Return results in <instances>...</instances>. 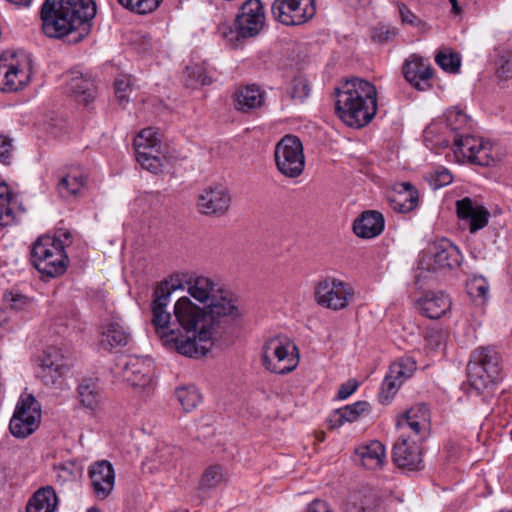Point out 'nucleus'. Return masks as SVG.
Segmentation results:
<instances>
[{"mask_svg": "<svg viewBox=\"0 0 512 512\" xmlns=\"http://www.w3.org/2000/svg\"><path fill=\"white\" fill-rule=\"evenodd\" d=\"M95 15L94 0H45L40 11L44 34L63 38L77 33L71 42L80 41L88 33V23Z\"/></svg>", "mask_w": 512, "mask_h": 512, "instance_id": "2", "label": "nucleus"}, {"mask_svg": "<svg viewBox=\"0 0 512 512\" xmlns=\"http://www.w3.org/2000/svg\"><path fill=\"white\" fill-rule=\"evenodd\" d=\"M402 416L410 421H417L424 426H429V409L426 404H418L407 410Z\"/></svg>", "mask_w": 512, "mask_h": 512, "instance_id": "48", "label": "nucleus"}, {"mask_svg": "<svg viewBox=\"0 0 512 512\" xmlns=\"http://www.w3.org/2000/svg\"><path fill=\"white\" fill-rule=\"evenodd\" d=\"M418 191L409 182L399 184L395 195L390 199L393 210L400 213H407L418 205Z\"/></svg>", "mask_w": 512, "mask_h": 512, "instance_id": "30", "label": "nucleus"}, {"mask_svg": "<svg viewBox=\"0 0 512 512\" xmlns=\"http://www.w3.org/2000/svg\"><path fill=\"white\" fill-rule=\"evenodd\" d=\"M316 12L314 0H274L271 5L273 18L286 26L301 25Z\"/></svg>", "mask_w": 512, "mask_h": 512, "instance_id": "13", "label": "nucleus"}, {"mask_svg": "<svg viewBox=\"0 0 512 512\" xmlns=\"http://www.w3.org/2000/svg\"><path fill=\"white\" fill-rule=\"evenodd\" d=\"M432 74L431 65L416 54L411 55L404 63V78L419 91H425L431 87Z\"/></svg>", "mask_w": 512, "mask_h": 512, "instance_id": "21", "label": "nucleus"}, {"mask_svg": "<svg viewBox=\"0 0 512 512\" xmlns=\"http://www.w3.org/2000/svg\"><path fill=\"white\" fill-rule=\"evenodd\" d=\"M227 478V471L221 465H210L204 470L199 487L202 490L214 489L225 483Z\"/></svg>", "mask_w": 512, "mask_h": 512, "instance_id": "34", "label": "nucleus"}, {"mask_svg": "<svg viewBox=\"0 0 512 512\" xmlns=\"http://www.w3.org/2000/svg\"><path fill=\"white\" fill-rule=\"evenodd\" d=\"M58 506V497L50 486L38 489L29 499L26 512H55Z\"/></svg>", "mask_w": 512, "mask_h": 512, "instance_id": "32", "label": "nucleus"}, {"mask_svg": "<svg viewBox=\"0 0 512 512\" xmlns=\"http://www.w3.org/2000/svg\"><path fill=\"white\" fill-rule=\"evenodd\" d=\"M185 85L187 87L204 86L212 83L211 77L207 74L206 69L202 65L188 66L184 72Z\"/></svg>", "mask_w": 512, "mask_h": 512, "instance_id": "38", "label": "nucleus"}, {"mask_svg": "<svg viewBox=\"0 0 512 512\" xmlns=\"http://www.w3.org/2000/svg\"><path fill=\"white\" fill-rule=\"evenodd\" d=\"M307 512H333L329 505L322 500H314L307 509Z\"/></svg>", "mask_w": 512, "mask_h": 512, "instance_id": "57", "label": "nucleus"}, {"mask_svg": "<svg viewBox=\"0 0 512 512\" xmlns=\"http://www.w3.org/2000/svg\"><path fill=\"white\" fill-rule=\"evenodd\" d=\"M91 485L97 498L105 499L114 488L115 472L110 462L98 461L89 467Z\"/></svg>", "mask_w": 512, "mask_h": 512, "instance_id": "23", "label": "nucleus"}, {"mask_svg": "<svg viewBox=\"0 0 512 512\" xmlns=\"http://www.w3.org/2000/svg\"><path fill=\"white\" fill-rule=\"evenodd\" d=\"M310 93L309 81L303 76H297L293 79L290 95L293 99L303 100Z\"/></svg>", "mask_w": 512, "mask_h": 512, "instance_id": "49", "label": "nucleus"}, {"mask_svg": "<svg viewBox=\"0 0 512 512\" xmlns=\"http://www.w3.org/2000/svg\"><path fill=\"white\" fill-rule=\"evenodd\" d=\"M115 95L120 104L126 103L129 100V93L131 91L130 77L121 76L115 80Z\"/></svg>", "mask_w": 512, "mask_h": 512, "instance_id": "51", "label": "nucleus"}, {"mask_svg": "<svg viewBox=\"0 0 512 512\" xmlns=\"http://www.w3.org/2000/svg\"><path fill=\"white\" fill-rule=\"evenodd\" d=\"M56 481L60 485L75 483L81 476V469L74 461H66L55 465Z\"/></svg>", "mask_w": 512, "mask_h": 512, "instance_id": "35", "label": "nucleus"}, {"mask_svg": "<svg viewBox=\"0 0 512 512\" xmlns=\"http://www.w3.org/2000/svg\"><path fill=\"white\" fill-rule=\"evenodd\" d=\"M7 322V317L3 311L0 310V327L4 325V323Z\"/></svg>", "mask_w": 512, "mask_h": 512, "instance_id": "62", "label": "nucleus"}, {"mask_svg": "<svg viewBox=\"0 0 512 512\" xmlns=\"http://www.w3.org/2000/svg\"><path fill=\"white\" fill-rule=\"evenodd\" d=\"M168 281L170 284L178 285L180 283L182 287L179 290H183L186 287L188 294L200 303L209 302L222 288V286L209 277L188 272L179 273V280L171 278Z\"/></svg>", "mask_w": 512, "mask_h": 512, "instance_id": "15", "label": "nucleus"}, {"mask_svg": "<svg viewBox=\"0 0 512 512\" xmlns=\"http://www.w3.org/2000/svg\"><path fill=\"white\" fill-rule=\"evenodd\" d=\"M181 455V449L167 443H160L155 450V457L159 462L168 464L176 460Z\"/></svg>", "mask_w": 512, "mask_h": 512, "instance_id": "47", "label": "nucleus"}, {"mask_svg": "<svg viewBox=\"0 0 512 512\" xmlns=\"http://www.w3.org/2000/svg\"><path fill=\"white\" fill-rule=\"evenodd\" d=\"M427 259L428 270H452L461 265L463 256L456 245L448 239H441L432 244Z\"/></svg>", "mask_w": 512, "mask_h": 512, "instance_id": "16", "label": "nucleus"}, {"mask_svg": "<svg viewBox=\"0 0 512 512\" xmlns=\"http://www.w3.org/2000/svg\"><path fill=\"white\" fill-rule=\"evenodd\" d=\"M230 203L229 190L221 184H215L203 190L197 205L200 213L204 215L222 216L228 211Z\"/></svg>", "mask_w": 512, "mask_h": 512, "instance_id": "18", "label": "nucleus"}, {"mask_svg": "<svg viewBox=\"0 0 512 512\" xmlns=\"http://www.w3.org/2000/svg\"><path fill=\"white\" fill-rule=\"evenodd\" d=\"M435 62L437 65H439L444 71L450 72V73H456L459 71L460 68V57L456 53H445V52H438L435 56Z\"/></svg>", "mask_w": 512, "mask_h": 512, "instance_id": "45", "label": "nucleus"}, {"mask_svg": "<svg viewBox=\"0 0 512 512\" xmlns=\"http://www.w3.org/2000/svg\"><path fill=\"white\" fill-rule=\"evenodd\" d=\"M274 159L277 170L287 178L299 177L305 168L304 149L295 135H285L276 144Z\"/></svg>", "mask_w": 512, "mask_h": 512, "instance_id": "10", "label": "nucleus"}, {"mask_svg": "<svg viewBox=\"0 0 512 512\" xmlns=\"http://www.w3.org/2000/svg\"><path fill=\"white\" fill-rule=\"evenodd\" d=\"M496 74L503 80L512 77V51L501 50L496 61Z\"/></svg>", "mask_w": 512, "mask_h": 512, "instance_id": "44", "label": "nucleus"}, {"mask_svg": "<svg viewBox=\"0 0 512 512\" xmlns=\"http://www.w3.org/2000/svg\"><path fill=\"white\" fill-rule=\"evenodd\" d=\"M10 1L17 6H24V7L29 6L32 2V0H10Z\"/></svg>", "mask_w": 512, "mask_h": 512, "instance_id": "60", "label": "nucleus"}, {"mask_svg": "<svg viewBox=\"0 0 512 512\" xmlns=\"http://www.w3.org/2000/svg\"><path fill=\"white\" fill-rule=\"evenodd\" d=\"M439 333L436 330H430L426 332V339L430 341V343L438 344Z\"/></svg>", "mask_w": 512, "mask_h": 512, "instance_id": "59", "label": "nucleus"}, {"mask_svg": "<svg viewBox=\"0 0 512 512\" xmlns=\"http://www.w3.org/2000/svg\"><path fill=\"white\" fill-rule=\"evenodd\" d=\"M421 443L411 435L400 434L393 447V462L400 469L419 471L424 468Z\"/></svg>", "mask_w": 512, "mask_h": 512, "instance_id": "14", "label": "nucleus"}, {"mask_svg": "<svg viewBox=\"0 0 512 512\" xmlns=\"http://www.w3.org/2000/svg\"><path fill=\"white\" fill-rule=\"evenodd\" d=\"M87 183V176L80 170L71 171L58 184L62 196H77Z\"/></svg>", "mask_w": 512, "mask_h": 512, "instance_id": "33", "label": "nucleus"}, {"mask_svg": "<svg viewBox=\"0 0 512 512\" xmlns=\"http://www.w3.org/2000/svg\"><path fill=\"white\" fill-rule=\"evenodd\" d=\"M33 73L31 56L24 51L0 55V91L16 92L26 87Z\"/></svg>", "mask_w": 512, "mask_h": 512, "instance_id": "8", "label": "nucleus"}, {"mask_svg": "<svg viewBox=\"0 0 512 512\" xmlns=\"http://www.w3.org/2000/svg\"><path fill=\"white\" fill-rule=\"evenodd\" d=\"M14 414H18L21 418H27L29 421L32 417L39 422L40 411L34 396L27 395L26 397H21L16 405Z\"/></svg>", "mask_w": 512, "mask_h": 512, "instance_id": "41", "label": "nucleus"}, {"mask_svg": "<svg viewBox=\"0 0 512 512\" xmlns=\"http://www.w3.org/2000/svg\"><path fill=\"white\" fill-rule=\"evenodd\" d=\"M175 394L185 411L193 410L201 401V395L194 385L183 386Z\"/></svg>", "mask_w": 512, "mask_h": 512, "instance_id": "40", "label": "nucleus"}, {"mask_svg": "<svg viewBox=\"0 0 512 512\" xmlns=\"http://www.w3.org/2000/svg\"><path fill=\"white\" fill-rule=\"evenodd\" d=\"M160 143L159 133L152 127L141 130L133 142L137 162L154 174L162 172L165 167Z\"/></svg>", "mask_w": 512, "mask_h": 512, "instance_id": "11", "label": "nucleus"}, {"mask_svg": "<svg viewBox=\"0 0 512 512\" xmlns=\"http://www.w3.org/2000/svg\"><path fill=\"white\" fill-rule=\"evenodd\" d=\"M264 22L265 13L261 1L247 0L242 5L233 25L221 23L218 32L227 42L237 45L244 39L258 35Z\"/></svg>", "mask_w": 512, "mask_h": 512, "instance_id": "6", "label": "nucleus"}, {"mask_svg": "<svg viewBox=\"0 0 512 512\" xmlns=\"http://www.w3.org/2000/svg\"><path fill=\"white\" fill-rule=\"evenodd\" d=\"M26 209L20 197L13 193L5 184H0V226H11L18 223Z\"/></svg>", "mask_w": 512, "mask_h": 512, "instance_id": "22", "label": "nucleus"}, {"mask_svg": "<svg viewBox=\"0 0 512 512\" xmlns=\"http://www.w3.org/2000/svg\"><path fill=\"white\" fill-rule=\"evenodd\" d=\"M262 363L272 373H290L299 363L298 348L286 336L272 337L263 345Z\"/></svg>", "mask_w": 512, "mask_h": 512, "instance_id": "9", "label": "nucleus"}, {"mask_svg": "<svg viewBox=\"0 0 512 512\" xmlns=\"http://www.w3.org/2000/svg\"><path fill=\"white\" fill-rule=\"evenodd\" d=\"M457 215L469 222V230L475 233L488 224L489 212L481 205L475 204L469 197L456 202Z\"/></svg>", "mask_w": 512, "mask_h": 512, "instance_id": "24", "label": "nucleus"}, {"mask_svg": "<svg viewBox=\"0 0 512 512\" xmlns=\"http://www.w3.org/2000/svg\"><path fill=\"white\" fill-rule=\"evenodd\" d=\"M265 99L266 94L259 86H242L235 92V107L241 112L248 113L262 107Z\"/></svg>", "mask_w": 512, "mask_h": 512, "instance_id": "29", "label": "nucleus"}, {"mask_svg": "<svg viewBox=\"0 0 512 512\" xmlns=\"http://www.w3.org/2000/svg\"><path fill=\"white\" fill-rule=\"evenodd\" d=\"M131 333L119 317H111L100 328L99 345L107 351L119 350L131 341Z\"/></svg>", "mask_w": 512, "mask_h": 512, "instance_id": "20", "label": "nucleus"}, {"mask_svg": "<svg viewBox=\"0 0 512 512\" xmlns=\"http://www.w3.org/2000/svg\"><path fill=\"white\" fill-rule=\"evenodd\" d=\"M446 123L455 133L453 151L459 162H471L480 166H490L495 163L493 147L482 138L464 135L471 128L470 118L458 107L447 110Z\"/></svg>", "mask_w": 512, "mask_h": 512, "instance_id": "4", "label": "nucleus"}, {"mask_svg": "<svg viewBox=\"0 0 512 512\" xmlns=\"http://www.w3.org/2000/svg\"><path fill=\"white\" fill-rule=\"evenodd\" d=\"M488 284L486 283L485 279L482 277H474L469 283H468V292L472 296H478L485 298L488 294Z\"/></svg>", "mask_w": 512, "mask_h": 512, "instance_id": "53", "label": "nucleus"}, {"mask_svg": "<svg viewBox=\"0 0 512 512\" xmlns=\"http://www.w3.org/2000/svg\"><path fill=\"white\" fill-rule=\"evenodd\" d=\"M369 410L370 404L367 401H357L351 405L339 408L335 410L329 418L330 427H340L346 422L353 423L357 421L362 414L369 412Z\"/></svg>", "mask_w": 512, "mask_h": 512, "instance_id": "31", "label": "nucleus"}, {"mask_svg": "<svg viewBox=\"0 0 512 512\" xmlns=\"http://www.w3.org/2000/svg\"><path fill=\"white\" fill-rule=\"evenodd\" d=\"M66 241L70 239L69 232H63L58 236H40L32 245L31 261L34 267L48 277H57L65 273L69 258L65 251Z\"/></svg>", "mask_w": 512, "mask_h": 512, "instance_id": "5", "label": "nucleus"}, {"mask_svg": "<svg viewBox=\"0 0 512 512\" xmlns=\"http://www.w3.org/2000/svg\"><path fill=\"white\" fill-rule=\"evenodd\" d=\"M471 386L482 391L494 385L501 376V357L492 347H480L473 351L467 365Z\"/></svg>", "mask_w": 512, "mask_h": 512, "instance_id": "7", "label": "nucleus"}, {"mask_svg": "<svg viewBox=\"0 0 512 512\" xmlns=\"http://www.w3.org/2000/svg\"><path fill=\"white\" fill-rule=\"evenodd\" d=\"M412 26L417 27L422 33H427L430 30V26L428 25V23L420 18H418L416 23L413 24Z\"/></svg>", "mask_w": 512, "mask_h": 512, "instance_id": "58", "label": "nucleus"}, {"mask_svg": "<svg viewBox=\"0 0 512 512\" xmlns=\"http://www.w3.org/2000/svg\"><path fill=\"white\" fill-rule=\"evenodd\" d=\"M401 385L402 383L399 380L390 377V374L387 373L383 380L381 391L379 393L380 402L382 404H388L390 400L394 397V395L397 393Z\"/></svg>", "mask_w": 512, "mask_h": 512, "instance_id": "46", "label": "nucleus"}, {"mask_svg": "<svg viewBox=\"0 0 512 512\" xmlns=\"http://www.w3.org/2000/svg\"><path fill=\"white\" fill-rule=\"evenodd\" d=\"M397 428L400 430L401 434L410 435V432H412L414 436H411V439L418 440L420 443L425 438V434L428 430L427 426H424L417 421H410L404 416H400L398 418Z\"/></svg>", "mask_w": 512, "mask_h": 512, "instance_id": "42", "label": "nucleus"}, {"mask_svg": "<svg viewBox=\"0 0 512 512\" xmlns=\"http://www.w3.org/2000/svg\"><path fill=\"white\" fill-rule=\"evenodd\" d=\"M449 2L451 3L452 5V9L455 13H459L460 11V8L458 6V3H457V0H449Z\"/></svg>", "mask_w": 512, "mask_h": 512, "instance_id": "61", "label": "nucleus"}, {"mask_svg": "<svg viewBox=\"0 0 512 512\" xmlns=\"http://www.w3.org/2000/svg\"><path fill=\"white\" fill-rule=\"evenodd\" d=\"M38 427V421L31 417L30 421L27 418H21L18 414H13L9 429L13 436L17 438H26L32 434Z\"/></svg>", "mask_w": 512, "mask_h": 512, "instance_id": "36", "label": "nucleus"}, {"mask_svg": "<svg viewBox=\"0 0 512 512\" xmlns=\"http://www.w3.org/2000/svg\"><path fill=\"white\" fill-rule=\"evenodd\" d=\"M163 0H117L125 9L137 13L147 14L155 11Z\"/></svg>", "mask_w": 512, "mask_h": 512, "instance_id": "43", "label": "nucleus"}, {"mask_svg": "<svg viewBox=\"0 0 512 512\" xmlns=\"http://www.w3.org/2000/svg\"><path fill=\"white\" fill-rule=\"evenodd\" d=\"M417 309L430 319H439L451 309V300L443 292H426L416 302Z\"/></svg>", "mask_w": 512, "mask_h": 512, "instance_id": "25", "label": "nucleus"}, {"mask_svg": "<svg viewBox=\"0 0 512 512\" xmlns=\"http://www.w3.org/2000/svg\"><path fill=\"white\" fill-rule=\"evenodd\" d=\"M357 388L358 382L354 379H350L340 386L337 396L341 400L346 399L352 395L357 390Z\"/></svg>", "mask_w": 512, "mask_h": 512, "instance_id": "55", "label": "nucleus"}, {"mask_svg": "<svg viewBox=\"0 0 512 512\" xmlns=\"http://www.w3.org/2000/svg\"><path fill=\"white\" fill-rule=\"evenodd\" d=\"M355 453L359 457L362 466L369 470L381 469L386 463L385 447L377 440L359 445L355 449Z\"/></svg>", "mask_w": 512, "mask_h": 512, "instance_id": "28", "label": "nucleus"}, {"mask_svg": "<svg viewBox=\"0 0 512 512\" xmlns=\"http://www.w3.org/2000/svg\"><path fill=\"white\" fill-rule=\"evenodd\" d=\"M181 284L161 281L154 289L151 323L162 344L190 358L205 356L213 346L215 325L236 320L242 313L237 297L223 287L202 308L183 296L174 304L173 314L167 310L171 295Z\"/></svg>", "mask_w": 512, "mask_h": 512, "instance_id": "1", "label": "nucleus"}, {"mask_svg": "<svg viewBox=\"0 0 512 512\" xmlns=\"http://www.w3.org/2000/svg\"><path fill=\"white\" fill-rule=\"evenodd\" d=\"M353 295V288L335 277H325L319 280L314 287L315 302L319 306L333 311L347 308Z\"/></svg>", "mask_w": 512, "mask_h": 512, "instance_id": "12", "label": "nucleus"}, {"mask_svg": "<svg viewBox=\"0 0 512 512\" xmlns=\"http://www.w3.org/2000/svg\"><path fill=\"white\" fill-rule=\"evenodd\" d=\"M398 8L402 23L411 26L416 23L419 17H417L406 5L400 3L398 4Z\"/></svg>", "mask_w": 512, "mask_h": 512, "instance_id": "56", "label": "nucleus"}, {"mask_svg": "<svg viewBox=\"0 0 512 512\" xmlns=\"http://www.w3.org/2000/svg\"><path fill=\"white\" fill-rule=\"evenodd\" d=\"M13 158V140L5 135H0V162L10 165Z\"/></svg>", "mask_w": 512, "mask_h": 512, "instance_id": "52", "label": "nucleus"}, {"mask_svg": "<svg viewBox=\"0 0 512 512\" xmlns=\"http://www.w3.org/2000/svg\"><path fill=\"white\" fill-rule=\"evenodd\" d=\"M69 371L66 358L56 347H48L41 358L40 377L45 385L59 387L64 375Z\"/></svg>", "mask_w": 512, "mask_h": 512, "instance_id": "17", "label": "nucleus"}, {"mask_svg": "<svg viewBox=\"0 0 512 512\" xmlns=\"http://www.w3.org/2000/svg\"><path fill=\"white\" fill-rule=\"evenodd\" d=\"M416 369V362L410 358H401L391 364L388 374L390 377L399 380L402 384L410 378Z\"/></svg>", "mask_w": 512, "mask_h": 512, "instance_id": "37", "label": "nucleus"}, {"mask_svg": "<svg viewBox=\"0 0 512 512\" xmlns=\"http://www.w3.org/2000/svg\"><path fill=\"white\" fill-rule=\"evenodd\" d=\"M335 94L336 115L347 126L361 128L376 115L377 91L369 81L347 79L336 88Z\"/></svg>", "mask_w": 512, "mask_h": 512, "instance_id": "3", "label": "nucleus"}, {"mask_svg": "<svg viewBox=\"0 0 512 512\" xmlns=\"http://www.w3.org/2000/svg\"><path fill=\"white\" fill-rule=\"evenodd\" d=\"M88 512H99L97 509L89 510Z\"/></svg>", "mask_w": 512, "mask_h": 512, "instance_id": "64", "label": "nucleus"}, {"mask_svg": "<svg viewBox=\"0 0 512 512\" xmlns=\"http://www.w3.org/2000/svg\"><path fill=\"white\" fill-rule=\"evenodd\" d=\"M66 77V91L75 101L87 106L94 100L95 88L90 77L78 71H72Z\"/></svg>", "mask_w": 512, "mask_h": 512, "instance_id": "26", "label": "nucleus"}, {"mask_svg": "<svg viewBox=\"0 0 512 512\" xmlns=\"http://www.w3.org/2000/svg\"><path fill=\"white\" fill-rule=\"evenodd\" d=\"M153 364L147 358L130 357L121 366L120 376L133 388H147L152 384Z\"/></svg>", "mask_w": 512, "mask_h": 512, "instance_id": "19", "label": "nucleus"}, {"mask_svg": "<svg viewBox=\"0 0 512 512\" xmlns=\"http://www.w3.org/2000/svg\"><path fill=\"white\" fill-rule=\"evenodd\" d=\"M384 217L375 210L363 212L353 223L354 233L361 238L370 239L378 236L384 229Z\"/></svg>", "mask_w": 512, "mask_h": 512, "instance_id": "27", "label": "nucleus"}, {"mask_svg": "<svg viewBox=\"0 0 512 512\" xmlns=\"http://www.w3.org/2000/svg\"><path fill=\"white\" fill-rule=\"evenodd\" d=\"M3 299L11 309L17 311L24 310L32 303L29 297L16 292H6Z\"/></svg>", "mask_w": 512, "mask_h": 512, "instance_id": "50", "label": "nucleus"}, {"mask_svg": "<svg viewBox=\"0 0 512 512\" xmlns=\"http://www.w3.org/2000/svg\"><path fill=\"white\" fill-rule=\"evenodd\" d=\"M393 35H394V33H393V32H391V31L387 30V31H386V33H385V37H384V39H385V40H388V39H389V38H391Z\"/></svg>", "mask_w": 512, "mask_h": 512, "instance_id": "63", "label": "nucleus"}, {"mask_svg": "<svg viewBox=\"0 0 512 512\" xmlns=\"http://www.w3.org/2000/svg\"><path fill=\"white\" fill-rule=\"evenodd\" d=\"M452 180L453 177L447 169H437L431 176V185L438 189L450 184Z\"/></svg>", "mask_w": 512, "mask_h": 512, "instance_id": "54", "label": "nucleus"}, {"mask_svg": "<svg viewBox=\"0 0 512 512\" xmlns=\"http://www.w3.org/2000/svg\"><path fill=\"white\" fill-rule=\"evenodd\" d=\"M78 398L83 407L95 410L99 405V391L94 383H81L78 386Z\"/></svg>", "mask_w": 512, "mask_h": 512, "instance_id": "39", "label": "nucleus"}]
</instances>
